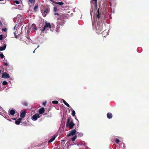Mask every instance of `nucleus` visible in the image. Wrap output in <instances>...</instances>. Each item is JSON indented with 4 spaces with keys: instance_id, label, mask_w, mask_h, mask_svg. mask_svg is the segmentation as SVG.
Listing matches in <instances>:
<instances>
[{
    "instance_id": "obj_47",
    "label": "nucleus",
    "mask_w": 149,
    "mask_h": 149,
    "mask_svg": "<svg viewBox=\"0 0 149 149\" xmlns=\"http://www.w3.org/2000/svg\"><path fill=\"white\" fill-rule=\"evenodd\" d=\"M0 109H2V108L0 106Z\"/></svg>"
},
{
    "instance_id": "obj_27",
    "label": "nucleus",
    "mask_w": 149,
    "mask_h": 149,
    "mask_svg": "<svg viewBox=\"0 0 149 149\" xmlns=\"http://www.w3.org/2000/svg\"><path fill=\"white\" fill-rule=\"evenodd\" d=\"M8 84L7 82L6 81H4L2 83V84L4 85H5L7 84Z\"/></svg>"
},
{
    "instance_id": "obj_42",
    "label": "nucleus",
    "mask_w": 149,
    "mask_h": 149,
    "mask_svg": "<svg viewBox=\"0 0 149 149\" xmlns=\"http://www.w3.org/2000/svg\"><path fill=\"white\" fill-rule=\"evenodd\" d=\"M123 146L124 147H125V145L124 143H123Z\"/></svg>"
},
{
    "instance_id": "obj_19",
    "label": "nucleus",
    "mask_w": 149,
    "mask_h": 149,
    "mask_svg": "<svg viewBox=\"0 0 149 149\" xmlns=\"http://www.w3.org/2000/svg\"><path fill=\"white\" fill-rule=\"evenodd\" d=\"M41 12L43 16L44 17H45L47 15V10H45L44 11H42Z\"/></svg>"
},
{
    "instance_id": "obj_22",
    "label": "nucleus",
    "mask_w": 149,
    "mask_h": 149,
    "mask_svg": "<svg viewBox=\"0 0 149 149\" xmlns=\"http://www.w3.org/2000/svg\"><path fill=\"white\" fill-rule=\"evenodd\" d=\"M54 3L56 4H58L60 5H62L64 4V3L63 2H54Z\"/></svg>"
},
{
    "instance_id": "obj_24",
    "label": "nucleus",
    "mask_w": 149,
    "mask_h": 149,
    "mask_svg": "<svg viewBox=\"0 0 149 149\" xmlns=\"http://www.w3.org/2000/svg\"><path fill=\"white\" fill-rule=\"evenodd\" d=\"M77 137V136L76 135L74 136L72 138H71L72 141H74L75 140L76 137Z\"/></svg>"
},
{
    "instance_id": "obj_10",
    "label": "nucleus",
    "mask_w": 149,
    "mask_h": 149,
    "mask_svg": "<svg viewBox=\"0 0 149 149\" xmlns=\"http://www.w3.org/2000/svg\"><path fill=\"white\" fill-rule=\"evenodd\" d=\"M56 136L54 135L48 141V143H50L53 141L55 139Z\"/></svg>"
},
{
    "instance_id": "obj_20",
    "label": "nucleus",
    "mask_w": 149,
    "mask_h": 149,
    "mask_svg": "<svg viewBox=\"0 0 149 149\" xmlns=\"http://www.w3.org/2000/svg\"><path fill=\"white\" fill-rule=\"evenodd\" d=\"M64 104L69 107H71L70 105L64 100H63Z\"/></svg>"
},
{
    "instance_id": "obj_8",
    "label": "nucleus",
    "mask_w": 149,
    "mask_h": 149,
    "mask_svg": "<svg viewBox=\"0 0 149 149\" xmlns=\"http://www.w3.org/2000/svg\"><path fill=\"white\" fill-rule=\"evenodd\" d=\"M54 15H57V16H59V17H60V15H65V17H64V18H62V19H62H64V20H65V19L67 18V15L66 14H61V13H60V14H58V13H54Z\"/></svg>"
},
{
    "instance_id": "obj_34",
    "label": "nucleus",
    "mask_w": 149,
    "mask_h": 149,
    "mask_svg": "<svg viewBox=\"0 0 149 149\" xmlns=\"http://www.w3.org/2000/svg\"><path fill=\"white\" fill-rule=\"evenodd\" d=\"M115 141H116V143H117V144L118 143H119V142H120V141L118 139H116Z\"/></svg>"
},
{
    "instance_id": "obj_31",
    "label": "nucleus",
    "mask_w": 149,
    "mask_h": 149,
    "mask_svg": "<svg viewBox=\"0 0 149 149\" xmlns=\"http://www.w3.org/2000/svg\"><path fill=\"white\" fill-rule=\"evenodd\" d=\"M14 3H15L17 4H18L19 3V1L17 0H15L14 1Z\"/></svg>"
},
{
    "instance_id": "obj_29",
    "label": "nucleus",
    "mask_w": 149,
    "mask_h": 149,
    "mask_svg": "<svg viewBox=\"0 0 149 149\" xmlns=\"http://www.w3.org/2000/svg\"><path fill=\"white\" fill-rule=\"evenodd\" d=\"M0 56L1 58H3L4 57V56L2 53H1L0 54Z\"/></svg>"
},
{
    "instance_id": "obj_41",
    "label": "nucleus",
    "mask_w": 149,
    "mask_h": 149,
    "mask_svg": "<svg viewBox=\"0 0 149 149\" xmlns=\"http://www.w3.org/2000/svg\"><path fill=\"white\" fill-rule=\"evenodd\" d=\"M93 1H95V3H96H96H97V0H92Z\"/></svg>"
},
{
    "instance_id": "obj_32",
    "label": "nucleus",
    "mask_w": 149,
    "mask_h": 149,
    "mask_svg": "<svg viewBox=\"0 0 149 149\" xmlns=\"http://www.w3.org/2000/svg\"><path fill=\"white\" fill-rule=\"evenodd\" d=\"M57 8L56 7H54V11L55 12H56L57 11Z\"/></svg>"
},
{
    "instance_id": "obj_44",
    "label": "nucleus",
    "mask_w": 149,
    "mask_h": 149,
    "mask_svg": "<svg viewBox=\"0 0 149 149\" xmlns=\"http://www.w3.org/2000/svg\"><path fill=\"white\" fill-rule=\"evenodd\" d=\"M37 48H36V49H35V50L33 52V53H35V50L36 49H37Z\"/></svg>"
},
{
    "instance_id": "obj_36",
    "label": "nucleus",
    "mask_w": 149,
    "mask_h": 149,
    "mask_svg": "<svg viewBox=\"0 0 149 149\" xmlns=\"http://www.w3.org/2000/svg\"><path fill=\"white\" fill-rule=\"evenodd\" d=\"M14 36H15V37L16 38H17V36L16 35V33L15 32H14Z\"/></svg>"
},
{
    "instance_id": "obj_49",
    "label": "nucleus",
    "mask_w": 149,
    "mask_h": 149,
    "mask_svg": "<svg viewBox=\"0 0 149 149\" xmlns=\"http://www.w3.org/2000/svg\"><path fill=\"white\" fill-rule=\"evenodd\" d=\"M47 13L48 12V10L47 9Z\"/></svg>"
},
{
    "instance_id": "obj_45",
    "label": "nucleus",
    "mask_w": 149,
    "mask_h": 149,
    "mask_svg": "<svg viewBox=\"0 0 149 149\" xmlns=\"http://www.w3.org/2000/svg\"><path fill=\"white\" fill-rule=\"evenodd\" d=\"M15 26H14V29L15 30Z\"/></svg>"
},
{
    "instance_id": "obj_35",
    "label": "nucleus",
    "mask_w": 149,
    "mask_h": 149,
    "mask_svg": "<svg viewBox=\"0 0 149 149\" xmlns=\"http://www.w3.org/2000/svg\"><path fill=\"white\" fill-rule=\"evenodd\" d=\"M23 104L25 106H27L28 105V104L27 103V102H24L23 103Z\"/></svg>"
},
{
    "instance_id": "obj_14",
    "label": "nucleus",
    "mask_w": 149,
    "mask_h": 149,
    "mask_svg": "<svg viewBox=\"0 0 149 149\" xmlns=\"http://www.w3.org/2000/svg\"><path fill=\"white\" fill-rule=\"evenodd\" d=\"M8 112L11 115H13L15 113V111L13 109L9 110Z\"/></svg>"
},
{
    "instance_id": "obj_4",
    "label": "nucleus",
    "mask_w": 149,
    "mask_h": 149,
    "mask_svg": "<svg viewBox=\"0 0 149 149\" xmlns=\"http://www.w3.org/2000/svg\"><path fill=\"white\" fill-rule=\"evenodd\" d=\"M103 30V24H101L100 22L99 23L98 28H96V30L97 33H100V32Z\"/></svg>"
},
{
    "instance_id": "obj_18",
    "label": "nucleus",
    "mask_w": 149,
    "mask_h": 149,
    "mask_svg": "<svg viewBox=\"0 0 149 149\" xmlns=\"http://www.w3.org/2000/svg\"><path fill=\"white\" fill-rule=\"evenodd\" d=\"M31 28L33 30L34 29L35 30H37V28L36 27V25L34 24H32Z\"/></svg>"
},
{
    "instance_id": "obj_43",
    "label": "nucleus",
    "mask_w": 149,
    "mask_h": 149,
    "mask_svg": "<svg viewBox=\"0 0 149 149\" xmlns=\"http://www.w3.org/2000/svg\"><path fill=\"white\" fill-rule=\"evenodd\" d=\"M2 25V23L1 22V21H0V26H1Z\"/></svg>"
},
{
    "instance_id": "obj_9",
    "label": "nucleus",
    "mask_w": 149,
    "mask_h": 149,
    "mask_svg": "<svg viewBox=\"0 0 149 149\" xmlns=\"http://www.w3.org/2000/svg\"><path fill=\"white\" fill-rule=\"evenodd\" d=\"M17 20H18V22L19 23L22 22L23 21V19L20 15H19L17 16Z\"/></svg>"
},
{
    "instance_id": "obj_37",
    "label": "nucleus",
    "mask_w": 149,
    "mask_h": 149,
    "mask_svg": "<svg viewBox=\"0 0 149 149\" xmlns=\"http://www.w3.org/2000/svg\"><path fill=\"white\" fill-rule=\"evenodd\" d=\"M3 39V35H0V39L1 40Z\"/></svg>"
},
{
    "instance_id": "obj_26",
    "label": "nucleus",
    "mask_w": 149,
    "mask_h": 149,
    "mask_svg": "<svg viewBox=\"0 0 149 149\" xmlns=\"http://www.w3.org/2000/svg\"><path fill=\"white\" fill-rule=\"evenodd\" d=\"M75 112L74 110H72V115L74 116H75Z\"/></svg>"
},
{
    "instance_id": "obj_16",
    "label": "nucleus",
    "mask_w": 149,
    "mask_h": 149,
    "mask_svg": "<svg viewBox=\"0 0 149 149\" xmlns=\"http://www.w3.org/2000/svg\"><path fill=\"white\" fill-rule=\"evenodd\" d=\"M22 119L20 118H19L17 120L15 121V123L17 125H19L20 123L21 122Z\"/></svg>"
},
{
    "instance_id": "obj_28",
    "label": "nucleus",
    "mask_w": 149,
    "mask_h": 149,
    "mask_svg": "<svg viewBox=\"0 0 149 149\" xmlns=\"http://www.w3.org/2000/svg\"><path fill=\"white\" fill-rule=\"evenodd\" d=\"M38 8V6L37 5H36L34 8V10L36 11V10Z\"/></svg>"
},
{
    "instance_id": "obj_12",
    "label": "nucleus",
    "mask_w": 149,
    "mask_h": 149,
    "mask_svg": "<svg viewBox=\"0 0 149 149\" xmlns=\"http://www.w3.org/2000/svg\"><path fill=\"white\" fill-rule=\"evenodd\" d=\"M45 25L43 27V28L42 29H40L41 31V34L42 35V33H44V31H45V29L47 27V21H45Z\"/></svg>"
},
{
    "instance_id": "obj_5",
    "label": "nucleus",
    "mask_w": 149,
    "mask_h": 149,
    "mask_svg": "<svg viewBox=\"0 0 149 149\" xmlns=\"http://www.w3.org/2000/svg\"><path fill=\"white\" fill-rule=\"evenodd\" d=\"M76 133V130L75 129H73L70 131V132L67 135V137L70 136H73L75 135Z\"/></svg>"
},
{
    "instance_id": "obj_2",
    "label": "nucleus",
    "mask_w": 149,
    "mask_h": 149,
    "mask_svg": "<svg viewBox=\"0 0 149 149\" xmlns=\"http://www.w3.org/2000/svg\"><path fill=\"white\" fill-rule=\"evenodd\" d=\"M75 125V124L74 123L71 117L68 118L66 124V127H68L70 129H71L73 128Z\"/></svg>"
},
{
    "instance_id": "obj_38",
    "label": "nucleus",
    "mask_w": 149,
    "mask_h": 149,
    "mask_svg": "<svg viewBox=\"0 0 149 149\" xmlns=\"http://www.w3.org/2000/svg\"><path fill=\"white\" fill-rule=\"evenodd\" d=\"M96 3H95V8L97 9V3H96Z\"/></svg>"
},
{
    "instance_id": "obj_48",
    "label": "nucleus",
    "mask_w": 149,
    "mask_h": 149,
    "mask_svg": "<svg viewBox=\"0 0 149 149\" xmlns=\"http://www.w3.org/2000/svg\"><path fill=\"white\" fill-rule=\"evenodd\" d=\"M3 0H0V1H3Z\"/></svg>"
},
{
    "instance_id": "obj_39",
    "label": "nucleus",
    "mask_w": 149,
    "mask_h": 149,
    "mask_svg": "<svg viewBox=\"0 0 149 149\" xmlns=\"http://www.w3.org/2000/svg\"><path fill=\"white\" fill-rule=\"evenodd\" d=\"M46 101H45V102H43L42 103V104L44 105H45L46 104Z\"/></svg>"
},
{
    "instance_id": "obj_33",
    "label": "nucleus",
    "mask_w": 149,
    "mask_h": 149,
    "mask_svg": "<svg viewBox=\"0 0 149 149\" xmlns=\"http://www.w3.org/2000/svg\"><path fill=\"white\" fill-rule=\"evenodd\" d=\"M7 29L6 28H3L2 29V31L4 32H5L7 31Z\"/></svg>"
},
{
    "instance_id": "obj_1",
    "label": "nucleus",
    "mask_w": 149,
    "mask_h": 149,
    "mask_svg": "<svg viewBox=\"0 0 149 149\" xmlns=\"http://www.w3.org/2000/svg\"><path fill=\"white\" fill-rule=\"evenodd\" d=\"M65 15H63L61 16L60 15L59 17L57 18V19L58 21L57 22V26L56 27V31L57 33L59 32L60 31V27L59 26H62L65 22V20H64V19L61 20L62 18H64V17H65Z\"/></svg>"
},
{
    "instance_id": "obj_13",
    "label": "nucleus",
    "mask_w": 149,
    "mask_h": 149,
    "mask_svg": "<svg viewBox=\"0 0 149 149\" xmlns=\"http://www.w3.org/2000/svg\"><path fill=\"white\" fill-rule=\"evenodd\" d=\"M6 43L4 44L2 47H0V51H2L5 50L6 48Z\"/></svg>"
},
{
    "instance_id": "obj_50",
    "label": "nucleus",
    "mask_w": 149,
    "mask_h": 149,
    "mask_svg": "<svg viewBox=\"0 0 149 149\" xmlns=\"http://www.w3.org/2000/svg\"><path fill=\"white\" fill-rule=\"evenodd\" d=\"M81 149V148H80V149Z\"/></svg>"
},
{
    "instance_id": "obj_6",
    "label": "nucleus",
    "mask_w": 149,
    "mask_h": 149,
    "mask_svg": "<svg viewBox=\"0 0 149 149\" xmlns=\"http://www.w3.org/2000/svg\"><path fill=\"white\" fill-rule=\"evenodd\" d=\"M2 78L5 79L9 78H10V76L9 74L6 72H4L3 73L2 76Z\"/></svg>"
},
{
    "instance_id": "obj_25",
    "label": "nucleus",
    "mask_w": 149,
    "mask_h": 149,
    "mask_svg": "<svg viewBox=\"0 0 149 149\" xmlns=\"http://www.w3.org/2000/svg\"><path fill=\"white\" fill-rule=\"evenodd\" d=\"M58 102L57 101L54 100L52 102V103L53 104H57L58 103Z\"/></svg>"
},
{
    "instance_id": "obj_17",
    "label": "nucleus",
    "mask_w": 149,
    "mask_h": 149,
    "mask_svg": "<svg viewBox=\"0 0 149 149\" xmlns=\"http://www.w3.org/2000/svg\"><path fill=\"white\" fill-rule=\"evenodd\" d=\"M45 111V109L44 108L42 107L39 110V113L40 114H42Z\"/></svg>"
},
{
    "instance_id": "obj_7",
    "label": "nucleus",
    "mask_w": 149,
    "mask_h": 149,
    "mask_svg": "<svg viewBox=\"0 0 149 149\" xmlns=\"http://www.w3.org/2000/svg\"><path fill=\"white\" fill-rule=\"evenodd\" d=\"M40 114H36L33 115L32 118V120L33 121L37 120L38 118H40Z\"/></svg>"
},
{
    "instance_id": "obj_46",
    "label": "nucleus",
    "mask_w": 149,
    "mask_h": 149,
    "mask_svg": "<svg viewBox=\"0 0 149 149\" xmlns=\"http://www.w3.org/2000/svg\"><path fill=\"white\" fill-rule=\"evenodd\" d=\"M39 47V45H38V46L37 48H38Z\"/></svg>"
},
{
    "instance_id": "obj_30",
    "label": "nucleus",
    "mask_w": 149,
    "mask_h": 149,
    "mask_svg": "<svg viewBox=\"0 0 149 149\" xmlns=\"http://www.w3.org/2000/svg\"><path fill=\"white\" fill-rule=\"evenodd\" d=\"M31 3H34L35 0H28Z\"/></svg>"
},
{
    "instance_id": "obj_21",
    "label": "nucleus",
    "mask_w": 149,
    "mask_h": 149,
    "mask_svg": "<svg viewBox=\"0 0 149 149\" xmlns=\"http://www.w3.org/2000/svg\"><path fill=\"white\" fill-rule=\"evenodd\" d=\"M97 16H96V17H97L98 18V19H100V13L99 12V9L98 8L97 9Z\"/></svg>"
},
{
    "instance_id": "obj_3",
    "label": "nucleus",
    "mask_w": 149,
    "mask_h": 149,
    "mask_svg": "<svg viewBox=\"0 0 149 149\" xmlns=\"http://www.w3.org/2000/svg\"><path fill=\"white\" fill-rule=\"evenodd\" d=\"M55 26L54 24H50L49 23H47V31L49 29L51 31H53L54 30Z\"/></svg>"
},
{
    "instance_id": "obj_40",
    "label": "nucleus",
    "mask_w": 149,
    "mask_h": 149,
    "mask_svg": "<svg viewBox=\"0 0 149 149\" xmlns=\"http://www.w3.org/2000/svg\"><path fill=\"white\" fill-rule=\"evenodd\" d=\"M4 65L6 66L8 65V63H6H6H4Z\"/></svg>"
},
{
    "instance_id": "obj_11",
    "label": "nucleus",
    "mask_w": 149,
    "mask_h": 149,
    "mask_svg": "<svg viewBox=\"0 0 149 149\" xmlns=\"http://www.w3.org/2000/svg\"><path fill=\"white\" fill-rule=\"evenodd\" d=\"M26 113V112L25 111H21V112L20 113V116L22 118H24L25 117V114Z\"/></svg>"
},
{
    "instance_id": "obj_15",
    "label": "nucleus",
    "mask_w": 149,
    "mask_h": 149,
    "mask_svg": "<svg viewBox=\"0 0 149 149\" xmlns=\"http://www.w3.org/2000/svg\"><path fill=\"white\" fill-rule=\"evenodd\" d=\"M107 116L109 119H111L112 117V114L111 113H108L107 114Z\"/></svg>"
},
{
    "instance_id": "obj_23",
    "label": "nucleus",
    "mask_w": 149,
    "mask_h": 149,
    "mask_svg": "<svg viewBox=\"0 0 149 149\" xmlns=\"http://www.w3.org/2000/svg\"><path fill=\"white\" fill-rule=\"evenodd\" d=\"M77 136H78L79 137H81L83 136V134L82 133H79L78 132H77Z\"/></svg>"
}]
</instances>
